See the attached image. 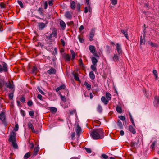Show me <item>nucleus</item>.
<instances>
[{"instance_id": "1", "label": "nucleus", "mask_w": 159, "mask_h": 159, "mask_svg": "<svg viewBox=\"0 0 159 159\" xmlns=\"http://www.w3.org/2000/svg\"><path fill=\"white\" fill-rule=\"evenodd\" d=\"M92 137L94 139H103L104 137V133L102 128L93 129L90 133Z\"/></svg>"}, {"instance_id": "2", "label": "nucleus", "mask_w": 159, "mask_h": 159, "mask_svg": "<svg viewBox=\"0 0 159 159\" xmlns=\"http://www.w3.org/2000/svg\"><path fill=\"white\" fill-rule=\"evenodd\" d=\"M57 37V31L56 30H54L49 35H46V38L47 39L50 40V44L51 45L52 42H55V38H56Z\"/></svg>"}, {"instance_id": "3", "label": "nucleus", "mask_w": 159, "mask_h": 159, "mask_svg": "<svg viewBox=\"0 0 159 159\" xmlns=\"http://www.w3.org/2000/svg\"><path fill=\"white\" fill-rule=\"evenodd\" d=\"M7 64L4 62H2V65L0 64V73L6 72L8 71Z\"/></svg>"}, {"instance_id": "4", "label": "nucleus", "mask_w": 159, "mask_h": 159, "mask_svg": "<svg viewBox=\"0 0 159 159\" xmlns=\"http://www.w3.org/2000/svg\"><path fill=\"white\" fill-rule=\"evenodd\" d=\"M6 117V115L4 112H2L0 114V120L5 126L7 125Z\"/></svg>"}, {"instance_id": "5", "label": "nucleus", "mask_w": 159, "mask_h": 159, "mask_svg": "<svg viewBox=\"0 0 159 159\" xmlns=\"http://www.w3.org/2000/svg\"><path fill=\"white\" fill-rule=\"evenodd\" d=\"M16 133L13 132L11 133L9 139L10 142H12L16 141Z\"/></svg>"}, {"instance_id": "6", "label": "nucleus", "mask_w": 159, "mask_h": 159, "mask_svg": "<svg viewBox=\"0 0 159 159\" xmlns=\"http://www.w3.org/2000/svg\"><path fill=\"white\" fill-rule=\"evenodd\" d=\"M95 30L94 29H92L91 30L90 32L89 35V40L90 41H92L93 40V37L94 35Z\"/></svg>"}, {"instance_id": "7", "label": "nucleus", "mask_w": 159, "mask_h": 159, "mask_svg": "<svg viewBox=\"0 0 159 159\" xmlns=\"http://www.w3.org/2000/svg\"><path fill=\"white\" fill-rule=\"evenodd\" d=\"M154 106L155 107H157L159 106V97L155 96L154 97L153 102Z\"/></svg>"}, {"instance_id": "8", "label": "nucleus", "mask_w": 159, "mask_h": 159, "mask_svg": "<svg viewBox=\"0 0 159 159\" xmlns=\"http://www.w3.org/2000/svg\"><path fill=\"white\" fill-rule=\"evenodd\" d=\"M116 48L119 55H120L121 54L122 51L121 45L119 43H117L116 44Z\"/></svg>"}, {"instance_id": "9", "label": "nucleus", "mask_w": 159, "mask_h": 159, "mask_svg": "<svg viewBox=\"0 0 159 159\" xmlns=\"http://www.w3.org/2000/svg\"><path fill=\"white\" fill-rule=\"evenodd\" d=\"M65 16L66 18L69 19H71L72 18V15L71 13L69 11L66 12Z\"/></svg>"}, {"instance_id": "10", "label": "nucleus", "mask_w": 159, "mask_h": 159, "mask_svg": "<svg viewBox=\"0 0 159 159\" xmlns=\"http://www.w3.org/2000/svg\"><path fill=\"white\" fill-rule=\"evenodd\" d=\"M120 55L117 54H115L113 57V60L115 61H118L120 58Z\"/></svg>"}, {"instance_id": "11", "label": "nucleus", "mask_w": 159, "mask_h": 159, "mask_svg": "<svg viewBox=\"0 0 159 159\" xmlns=\"http://www.w3.org/2000/svg\"><path fill=\"white\" fill-rule=\"evenodd\" d=\"M39 148L38 145L36 147H35L34 149V152L33 154V156H36L38 154V152L39 150Z\"/></svg>"}, {"instance_id": "12", "label": "nucleus", "mask_w": 159, "mask_h": 159, "mask_svg": "<svg viewBox=\"0 0 159 159\" xmlns=\"http://www.w3.org/2000/svg\"><path fill=\"white\" fill-rule=\"evenodd\" d=\"M28 127L30 128L32 132L33 133H38V131H35L34 128V127L32 125V124L30 123H29L28 124Z\"/></svg>"}, {"instance_id": "13", "label": "nucleus", "mask_w": 159, "mask_h": 159, "mask_svg": "<svg viewBox=\"0 0 159 159\" xmlns=\"http://www.w3.org/2000/svg\"><path fill=\"white\" fill-rule=\"evenodd\" d=\"M5 84L3 78L0 75V89L2 88Z\"/></svg>"}, {"instance_id": "14", "label": "nucleus", "mask_w": 159, "mask_h": 159, "mask_svg": "<svg viewBox=\"0 0 159 159\" xmlns=\"http://www.w3.org/2000/svg\"><path fill=\"white\" fill-rule=\"evenodd\" d=\"M89 49L90 52L93 54L95 52V47L93 45H89Z\"/></svg>"}, {"instance_id": "15", "label": "nucleus", "mask_w": 159, "mask_h": 159, "mask_svg": "<svg viewBox=\"0 0 159 159\" xmlns=\"http://www.w3.org/2000/svg\"><path fill=\"white\" fill-rule=\"evenodd\" d=\"M129 129L133 134H135L136 133L135 129L132 125L129 126Z\"/></svg>"}, {"instance_id": "16", "label": "nucleus", "mask_w": 159, "mask_h": 159, "mask_svg": "<svg viewBox=\"0 0 159 159\" xmlns=\"http://www.w3.org/2000/svg\"><path fill=\"white\" fill-rule=\"evenodd\" d=\"M63 57L67 61H69L70 59V56L68 54H65L63 55Z\"/></svg>"}, {"instance_id": "17", "label": "nucleus", "mask_w": 159, "mask_h": 159, "mask_svg": "<svg viewBox=\"0 0 159 159\" xmlns=\"http://www.w3.org/2000/svg\"><path fill=\"white\" fill-rule=\"evenodd\" d=\"M47 72L50 75L55 74L56 72V70L55 69L51 68Z\"/></svg>"}, {"instance_id": "18", "label": "nucleus", "mask_w": 159, "mask_h": 159, "mask_svg": "<svg viewBox=\"0 0 159 159\" xmlns=\"http://www.w3.org/2000/svg\"><path fill=\"white\" fill-rule=\"evenodd\" d=\"M101 100L105 105H107L108 102V100L106 99L105 97L104 96H102V97Z\"/></svg>"}, {"instance_id": "19", "label": "nucleus", "mask_w": 159, "mask_h": 159, "mask_svg": "<svg viewBox=\"0 0 159 159\" xmlns=\"http://www.w3.org/2000/svg\"><path fill=\"white\" fill-rule=\"evenodd\" d=\"M65 88L66 86L64 84H63L61 85V86H60L59 87H57V89H56V92H57L60 90L62 89H65Z\"/></svg>"}, {"instance_id": "20", "label": "nucleus", "mask_w": 159, "mask_h": 159, "mask_svg": "<svg viewBox=\"0 0 159 159\" xmlns=\"http://www.w3.org/2000/svg\"><path fill=\"white\" fill-rule=\"evenodd\" d=\"M38 27L39 29H43L45 27V24L42 22L39 23L38 24Z\"/></svg>"}, {"instance_id": "21", "label": "nucleus", "mask_w": 159, "mask_h": 159, "mask_svg": "<svg viewBox=\"0 0 159 159\" xmlns=\"http://www.w3.org/2000/svg\"><path fill=\"white\" fill-rule=\"evenodd\" d=\"M145 39L144 36V35L143 38L142 36H141L140 37V45L142 44H145Z\"/></svg>"}, {"instance_id": "22", "label": "nucleus", "mask_w": 159, "mask_h": 159, "mask_svg": "<svg viewBox=\"0 0 159 159\" xmlns=\"http://www.w3.org/2000/svg\"><path fill=\"white\" fill-rule=\"evenodd\" d=\"M60 24L61 27L63 29H64L66 27L65 23L62 20H61L60 22Z\"/></svg>"}, {"instance_id": "23", "label": "nucleus", "mask_w": 159, "mask_h": 159, "mask_svg": "<svg viewBox=\"0 0 159 159\" xmlns=\"http://www.w3.org/2000/svg\"><path fill=\"white\" fill-rule=\"evenodd\" d=\"M106 97L107 98V100H108V101H109L111 99V95L108 92H106Z\"/></svg>"}, {"instance_id": "24", "label": "nucleus", "mask_w": 159, "mask_h": 159, "mask_svg": "<svg viewBox=\"0 0 159 159\" xmlns=\"http://www.w3.org/2000/svg\"><path fill=\"white\" fill-rule=\"evenodd\" d=\"M5 86L9 88L10 89H12L14 88L13 85L11 84L10 82H9L8 83H6Z\"/></svg>"}, {"instance_id": "25", "label": "nucleus", "mask_w": 159, "mask_h": 159, "mask_svg": "<svg viewBox=\"0 0 159 159\" xmlns=\"http://www.w3.org/2000/svg\"><path fill=\"white\" fill-rule=\"evenodd\" d=\"M90 78L92 80H94L95 78V75L93 71H91L89 74Z\"/></svg>"}, {"instance_id": "26", "label": "nucleus", "mask_w": 159, "mask_h": 159, "mask_svg": "<svg viewBox=\"0 0 159 159\" xmlns=\"http://www.w3.org/2000/svg\"><path fill=\"white\" fill-rule=\"evenodd\" d=\"M81 130L80 127L79 125H78L76 129V132L77 134L79 135L80 133Z\"/></svg>"}, {"instance_id": "27", "label": "nucleus", "mask_w": 159, "mask_h": 159, "mask_svg": "<svg viewBox=\"0 0 159 159\" xmlns=\"http://www.w3.org/2000/svg\"><path fill=\"white\" fill-rule=\"evenodd\" d=\"M92 62L93 64L97 65V63L98 62V60L95 57H92L91 58Z\"/></svg>"}, {"instance_id": "28", "label": "nucleus", "mask_w": 159, "mask_h": 159, "mask_svg": "<svg viewBox=\"0 0 159 159\" xmlns=\"http://www.w3.org/2000/svg\"><path fill=\"white\" fill-rule=\"evenodd\" d=\"M97 65L92 64L91 66V69L94 71L96 72L97 71V70L96 68Z\"/></svg>"}, {"instance_id": "29", "label": "nucleus", "mask_w": 159, "mask_h": 159, "mask_svg": "<svg viewBox=\"0 0 159 159\" xmlns=\"http://www.w3.org/2000/svg\"><path fill=\"white\" fill-rule=\"evenodd\" d=\"M84 85L86 87L88 90H89L90 89L91 86L90 84H89L87 82H85Z\"/></svg>"}, {"instance_id": "30", "label": "nucleus", "mask_w": 159, "mask_h": 159, "mask_svg": "<svg viewBox=\"0 0 159 159\" xmlns=\"http://www.w3.org/2000/svg\"><path fill=\"white\" fill-rule=\"evenodd\" d=\"M121 32L124 34L127 39H128V36L126 31H125L123 30H121Z\"/></svg>"}, {"instance_id": "31", "label": "nucleus", "mask_w": 159, "mask_h": 159, "mask_svg": "<svg viewBox=\"0 0 159 159\" xmlns=\"http://www.w3.org/2000/svg\"><path fill=\"white\" fill-rule=\"evenodd\" d=\"M153 73L155 77V79L156 80H157L158 78V76L157 75V72L156 70H153Z\"/></svg>"}, {"instance_id": "32", "label": "nucleus", "mask_w": 159, "mask_h": 159, "mask_svg": "<svg viewBox=\"0 0 159 159\" xmlns=\"http://www.w3.org/2000/svg\"><path fill=\"white\" fill-rule=\"evenodd\" d=\"M58 94L60 96L61 100L64 102H65L66 101V98L65 96H62L61 93L60 92L58 93Z\"/></svg>"}, {"instance_id": "33", "label": "nucleus", "mask_w": 159, "mask_h": 159, "mask_svg": "<svg viewBox=\"0 0 159 159\" xmlns=\"http://www.w3.org/2000/svg\"><path fill=\"white\" fill-rule=\"evenodd\" d=\"M97 110L100 113L102 112V107L100 105H98V107L97 108Z\"/></svg>"}, {"instance_id": "34", "label": "nucleus", "mask_w": 159, "mask_h": 159, "mask_svg": "<svg viewBox=\"0 0 159 159\" xmlns=\"http://www.w3.org/2000/svg\"><path fill=\"white\" fill-rule=\"evenodd\" d=\"M11 143H12V146L14 148L17 149L18 148V145L16 143V141L13 142Z\"/></svg>"}, {"instance_id": "35", "label": "nucleus", "mask_w": 159, "mask_h": 159, "mask_svg": "<svg viewBox=\"0 0 159 159\" xmlns=\"http://www.w3.org/2000/svg\"><path fill=\"white\" fill-rule=\"evenodd\" d=\"M117 125L121 129L123 128L122 124L121 122L120 121V120H119L117 122Z\"/></svg>"}, {"instance_id": "36", "label": "nucleus", "mask_w": 159, "mask_h": 159, "mask_svg": "<svg viewBox=\"0 0 159 159\" xmlns=\"http://www.w3.org/2000/svg\"><path fill=\"white\" fill-rule=\"evenodd\" d=\"M116 110L117 112L120 113H121L122 112V109L121 107L119 106H117L116 107Z\"/></svg>"}, {"instance_id": "37", "label": "nucleus", "mask_w": 159, "mask_h": 159, "mask_svg": "<svg viewBox=\"0 0 159 159\" xmlns=\"http://www.w3.org/2000/svg\"><path fill=\"white\" fill-rule=\"evenodd\" d=\"M139 139L138 140V141L137 143L136 142H133L132 143V144L133 146L134 147H137L138 145H139Z\"/></svg>"}, {"instance_id": "38", "label": "nucleus", "mask_w": 159, "mask_h": 159, "mask_svg": "<svg viewBox=\"0 0 159 159\" xmlns=\"http://www.w3.org/2000/svg\"><path fill=\"white\" fill-rule=\"evenodd\" d=\"M71 8L74 9L75 8V3L74 1H72L70 5Z\"/></svg>"}, {"instance_id": "39", "label": "nucleus", "mask_w": 159, "mask_h": 159, "mask_svg": "<svg viewBox=\"0 0 159 159\" xmlns=\"http://www.w3.org/2000/svg\"><path fill=\"white\" fill-rule=\"evenodd\" d=\"M111 2L113 5H115L117 3V0H110Z\"/></svg>"}, {"instance_id": "40", "label": "nucleus", "mask_w": 159, "mask_h": 159, "mask_svg": "<svg viewBox=\"0 0 159 159\" xmlns=\"http://www.w3.org/2000/svg\"><path fill=\"white\" fill-rule=\"evenodd\" d=\"M29 115L31 117L33 118V116L34 114V111H30L29 112Z\"/></svg>"}, {"instance_id": "41", "label": "nucleus", "mask_w": 159, "mask_h": 159, "mask_svg": "<svg viewBox=\"0 0 159 159\" xmlns=\"http://www.w3.org/2000/svg\"><path fill=\"white\" fill-rule=\"evenodd\" d=\"M148 44H150L152 47H157V45L156 44L153 43L152 42H148Z\"/></svg>"}, {"instance_id": "42", "label": "nucleus", "mask_w": 159, "mask_h": 159, "mask_svg": "<svg viewBox=\"0 0 159 159\" xmlns=\"http://www.w3.org/2000/svg\"><path fill=\"white\" fill-rule=\"evenodd\" d=\"M30 155V152H28L26 153L24 157V158L25 159L28 158Z\"/></svg>"}, {"instance_id": "43", "label": "nucleus", "mask_w": 159, "mask_h": 159, "mask_svg": "<svg viewBox=\"0 0 159 159\" xmlns=\"http://www.w3.org/2000/svg\"><path fill=\"white\" fill-rule=\"evenodd\" d=\"M38 90L39 91V92L43 95H44V93L43 91L40 89V88L39 87H38L37 88Z\"/></svg>"}, {"instance_id": "44", "label": "nucleus", "mask_w": 159, "mask_h": 159, "mask_svg": "<svg viewBox=\"0 0 159 159\" xmlns=\"http://www.w3.org/2000/svg\"><path fill=\"white\" fill-rule=\"evenodd\" d=\"M17 2L22 8L24 7L23 4L21 1H18Z\"/></svg>"}, {"instance_id": "45", "label": "nucleus", "mask_w": 159, "mask_h": 159, "mask_svg": "<svg viewBox=\"0 0 159 159\" xmlns=\"http://www.w3.org/2000/svg\"><path fill=\"white\" fill-rule=\"evenodd\" d=\"M19 129V126L18 124H16L15 125V127L14 128V130L16 131H17Z\"/></svg>"}, {"instance_id": "46", "label": "nucleus", "mask_w": 159, "mask_h": 159, "mask_svg": "<svg viewBox=\"0 0 159 159\" xmlns=\"http://www.w3.org/2000/svg\"><path fill=\"white\" fill-rule=\"evenodd\" d=\"M78 39H79V41L81 43H84V39L83 38L80 37V36H79L78 37Z\"/></svg>"}, {"instance_id": "47", "label": "nucleus", "mask_w": 159, "mask_h": 159, "mask_svg": "<svg viewBox=\"0 0 159 159\" xmlns=\"http://www.w3.org/2000/svg\"><path fill=\"white\" fill-rule=\"evenodd\" d=\"M89 6H88V7H85L84 8V12L85 13H87L89 11Z\"/></svg>"}, {"instance_id": "48", "label": "nucleus", "mask_w": 159, "mask_h": 159, "mask_svg": "<svg viewBox=\"0 0 159 159\" xmlns=\"http://www.w3.org/2000/svg\"><path fill=\"white\" fill-rule=\"evenodd\" d=\"M79 65L81 67H83V66H84L82 62V60L81 59H80L79 60Z\"/></svg>"}, {"instance_id": "49", "label": "nucleus", "mask_w": 159, "mask_h": 159, "mask_svg": "<svg viewBox=\"0 0 159 159\" xmlns=\"http://www.w3.org/2000/svg\"><path fill=\"white\" fill-rule=\"evenodd\" d=\"M34 145L33 143H30L29 147L30 148V149H33L34 148Z\"/></svg>"}, {"instance_id": "50", "label": "nucleus", "mask_w": 159, "mask_h": 159, "mask_svg": "<svg viewBox=\"0 0 159 159\" xmlns=\"http://www.w3.org/2000/svg\"><path fill=\"white\" fill-rule=\"evenodd\" d=\"M13 97V94L12 93H11L9 94V98L11 100L12 99Z\"/></svg>"}, {"instance_id": "51", "label": "nucleus", "mask_w": 159, "mask_h": 159, "mask_svg": "<svg viewBox=\"0 0 159 159\" xmlns=\"http://www.w3.org/2000/svg\"><path fill=\"white\" fill-rule=\"evenodd\" d=\"M27 104H28V106L30 107L31 105H32L33 102H32V101H30V100L28 102Z\"/></svg>"}, {"instance_id": "52", "label": "nucleus", "mask_w": 159, "mask_h": 159, "mask_svg": "<svg viewBox=\"0 0 159 159\" xmlns=\"http://www.w3.org/2000/svg\"><path fill=\"white\" fill-rule=\"evenodd\" d=\"M102 156L104 159H107L108 158V156L105 154H102Z\"/></svg>"}, {"instance_id": "53", "label": "nucleus", "mask_w": 159, "mask_h": 159, "mask_svg": "<svg viewBox=\"0 0 159 159\" xmlns=\"http://www.w3.org/2000/svg\"><path fill=\"white\" fill-rule=\"evenodd\" d=\"M85 149L86 151V152L89 153H91V150L90 148H85Z\"/></svg>"}, {"instance_id": "54", "label": "nucleus", "mask_w": 159, "mask_h": 159, "mask_svg": "<svg viewBox=\"0 0 159 159\" xmlns=\"http://www.w3.org/2000/svg\"><path fill=\"white\" fill-rule=\"evenodd\" d=\"M74 78L75 80H76L77 81L79 80V78L76 75L74 74Z\"/></svg>"}, {"instance_id": "55", "label": "nucleus", "mask_w": 159, "mask_h": 159, "mask_svg": "<svg viewBox=\"0 0 159 159\" xmlns=\"http://www.w3.org/2000/svg\"><path fill=\"white\" fill-rule=\"evenodd\" d=\"M119 118L122 120H124L125 119V117L122 116H119Z\"/></svg>"}, {"instance_id": "56", "label": "nucleus", "mask_w": 159, "mask_h": 159, "mask_svg": "<svg viewBox=\"0 0 159 159\" xmlns=\"http://www.w3.org/2000/svg\"><path fill=\"white\" fill-rule=\"evenodd\" d=\"M37 69V67H33L32 68V72L34 73L35 72V71Z\"/></svg>"}, {"instance_id": "57", "label": "nucleus", "mask_w": 159, "mask_h": 159, "mask_svg": "<svg viewBox=\"0 0 159 159\" xmlns=\"http://www.w3.org/2000/svg\"><path fill=\"white\" fill-rule=\"evenodd\" d=\"M21 113L22 116L23 117L25 116V112L24 110H22L21 111Z\"/></svg>"}, {"instance_id": "58", "label": "nucleus", "mask_w": 159, "mask_h": 159, "mask_svg": "<svg viewBox=\"0 0 159 159\" xmlns=\"http://www.w3.org/2000/svg\"><path fill=\"white\" fill-rule=\"evenodd\" d=\"M51 110L52 111L56 112L57 111V109L56 108L52 107L51 108Z\"/></svg>"}, {"instance_id": "59", "label": "nucleus", "mask_w": 159, "mask_h": 159, "mask_svg": "<svg viewBox=\"0 0 159 159\" xmlns=\"http://www.w3.org/2000/svg\"><path fill=\"white\" fill-rule=\"evenodd\" d=\"M70 114H75L76 113V111L75 110H74L70 111Z\"/></svg>"}, {"instance_id": "60", "label": "nucleus", "mask_w": 159, "mask_h": 159, "mask_svg": "<svg viewBox=\"0 0 159 159\" xmlns=\"http://www.w3.org/2000/svg\"><path fill=\"white\" fill-rule=\"evenodd\" d=\"M130 121L131 122L133 125L134 126H135V124L133 120V118H131V119H130Z\"/></svg>"}, {"instance_id": "61", "label": "nucleus", "mask_w": 159, "mask_h": 159, "mask_svg": "<svg viewBox=\"0 0 159 159\" xmlns=\"http://www.w3.org/2000/svg\"><path fill=\"white\" fill-rule=\"evenodd\" d=\"M53 0H51L48 2V4L50 6H52L53 5Z\"/></svg>"}, {"instance_id": "62", "label": "nucleus", "mask_w": 159, "mask_h": 159, "mask_svg": "<svg viewBox=\"0 0 159 159\" xmlns=\"http://www.w3.org/2000/svg\"><path fill=\"white\" fill-rule=\"evenodd\" d=\"M84 29V26L83 25H81L79 28V30L80 32H81Z\"/></svg>"}, {"instance_id": "63", "label": "nucleus", "mask_w": 159, "mask_h": 159, "mask_svg": "<svg viewBox=\"0 0 159 159\" xmlns=\"http://www.w3.org/2000/svg\"><path fill=\"white\" fill-rule=\"evenodd\" d=\"M61 42L63 46H64L65 45V43L64 40L62 39H61Z\"/></svg>"}, {"instance_id": "64", "label": "nucleus", "mask_w": 159, "mask_h": 159, "mask_svg": "<svg viewBox=\"0 0 159 159\" xmlns=\"http://www.w3.org/2000/svg\"><path fill=\"white\" fill-rule=\"evenodd\" d=\"M75 132L72 133L71 135L72 139H73V138L75 137Z\"/></svg>"}]
</instances>
